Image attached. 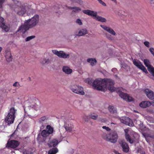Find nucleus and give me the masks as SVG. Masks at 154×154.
<instances>
[{"instance_id": "obj_1", "label": "nucleus", "mask_w": 154, "mask_h": 154, "mask_svg": "<svg viewBox=\"0 0 154 154\" xmlns=\"http://www.w3.org/2000/svg\"><path fill=\"white\" fill-rule=\"evenodd\" d=\"M87 81L88 84H92V86L97 90L104 91L106 88H107L111 92L115 91L114 87V82L112 79L100 78L97 79L93 82L92 79L89 78Z\"/></svg>"}, {"instance_id": "obj_52", "label": "nucleus", "mask_w": 154, "mask_h": 154, "mask_svg": "<svg viewBox=\"0 0 154 154\" xmlns=\"http://www.w3.org/2000/svg\"><path fill=\"white\" fill-rule=\"evenodd\" d=\"M101 121L102 122H104V120L103 119H101Z\"/></svg>"}, {"instance_id": "obj_7", "label": "nucleus", "mask_w": 154, "mask_h": 154, "mask_svg": "<svg viewBox=\"0 0 154 154\" xmlns=\"http://www.w3.org/2000/svg\"><path fill=\"white\" fill-rule=\"evenodd\" d=\"M143 63L145 66L147 67V69L149 72L154 77V67L150 64V62L148 59H145Z\"/></svg>"}, {"instance_id": "obj_44", "label": "nucleus", "mask_w": 154, "mask_h": 154, "mask_svg": "<svg viewBox=\"0 0 154 154\" xmlns=\"http://www.w3.org/2000/svg\"><path fill=\"white\" fill-rule=\"evenodd\" d=\"M106 37L110 40H112L113 39V38L112 37L111 35H106Z\"/></svg>"}, {"instance_id": "obj_21", "label": "nucleus", "mask_w": 154, "mask_h": 154, "mask_svg": "<svg viewBox=\"0 0 154 154\" xmlns=\"http://www.w3.org/2000/svg\"><path fill=\"white\" fill-rule=\"evenodd\" d=\"M64 128L66 130L69 132H71L74 128V126L72 124H66L64 125Z\"/></svg>"}, {"instance_id": "obj_6", "label": "nucleus", "mask_w": 154, "mask_h": 154, "mask_svg": "<svg viewBox=\"0 0 154 154\" xmlns=\"http://www.w3.org/2000/svg\"><path fill=\"white\" fill-rule=\"evenodd\" d=\"M17 2L18 5L16 6L14 10L15 12H17L18 15L23 16L26 11L25 6H22L21 7H20L19 5H20V3L18 2Z\"/></svg>"}, {"instance_id": "obj_8", "label": "nucleus", "mask_w": 154, "mask_h": 154, "mask_svg": "<svg viewBox=\"0 0 154 154\" xmlns=\"http://www.w3.org/2000/svg\"><path fill=\"white\" fill-rule=\"evenodd\" d=\"M133 63L134 65L141 69L146 74L148 73L146 69L144 66L142 64L141 62L140 61L134 59L133 60Z\"/></svg>"}, {"instance_id": "obj_40", "label": "nucleus", "mask_w": 154, "mask_h": 154, "mask_svg": "<svg viewBox=\"0 0 154 154\" xmlns=\"http://www.w3.org/2000/svg\"><path fill=\"white\" fill-rule=\"evenodd\" d=\"M99 3L101 4L102 5L106 6V3L103 2L102 0H99L98 1Z\"/></svg>"}, {"instance_id": "obj_28", "label": "nucleus", "mask_w": 154, "mask_h": 154, "mask_svg": "<svg viewBox=\"0 0 154 154\" xmlns=\"http://www.w3.org/2000/svg\"><path fill=\"white\" fill-rule=\"evenodd\" d=\"M5 57L6 60L8 62H10L12 60V56L10 52H8L7 53L5 56Z\"/></svg>"}, {"instance_id": "obj_33", "label": "nucleus", "mask_w": 154, "mask_h": 154, "mask_svg": "<svg viewBox=\"0 0 154 154\" xmlns=\"http://www.w3.org/2000/svg\"><path fill=\"white\" fill-rule=\"evenodd\" d=\"M48 119L47 117L45 116H43L40 118L39 120V123H41L42 122L45 121Z\"/></svg>"}, {"instance_id": "obj_2", "label": "nucleus", "mask_w": 154, "mask_h": 154, "mask_svg": "<svg viewBox=\"0 0 154 154\" xmlns=\"http://www.w3.org/2000/svg\"><path fill=\"white\" fill-rule=\"evenodd\" d=\"M39 20V16L38 15H35L30 19L25 21L23 24H22L19 28L17 32L24 33L29 28L35 26L38 23Z\"/></svg>"}, {"instance_id": "obj_29", "label": "nucleus", "mask_w": 154, "mask_h": 154, "mask_svg": "<svg viewBox=\"0 0 154 154\" xmlns=\"http://www.w3.org/2000/svg\"><path fill=\"white\" fill-rule=\"evenodd\" d=\"M58 152V149L56 148H53L48 151V154H55Z\"/></svg>"}, {"instance_id": "obj_19", "label": "nucleus", "mask_w": 154, "mask_h": 154, "mask_svg": "<svg viewBox=\"0 0 154 154\" xmlns=\"http://www.w3.org/2000/svg\"><path fill=\"white\" fill-rule=\"evenodd\" d=\"M108 109L110 113L112 114H116L117 113V109L113 106L109 105Z\"/></svg>"}, {"instance_id": "obj_49", "label": "nucleus", "mask_w": 154, "mask_h": 154, "mask_svg": "<svg viewBox=\"0 0 154 154\" xmlns=\"http://www.w3.org/2000/svg\"><path fill=\"white\" fill-rule=\"evenodd\" d=\"M40 134H38V136L37 137V139L38 140H39L40 137Z\"/></svg>"}, {"instance_id": "obj_15", "label": "nucleus", "mask_w": 154, "mask_h": 154, "mask_svg": "<svg viewBox=\"0 0 154 154\" xmlns=\"http://www.w3.org/2000/svg\"><path fill=\"white\" fill-rule=\"evenodd\" d=\"M100 26L104 29L109 32L111 34L113 35H116V33L110 27L102 25H100Z\"/></svg>"}, {"instance_id": "obj_55", "label": "nucleus", "mask_w": 154, "mask_h": 154, "mask_svg": "<svg viewBox=\"0 0 154 154\" xmlns=\"http://www.w3.org/2000/svg\"><path fill=\"white\" fill-rule=\"evenodd\" d=\"M29 79H30V77H29Z\"/></svg>"}, {"instance_id": "obj_4", "label": "nucleus", "mask_w": 154, "mask_h": 154, "mask_svg": "<svg viewBox=\"0 0 154 154\" xmlns=\"http://www.w3.org/2000/svg\"><path fill=\"white\" fill-rule=\"evenodd\" d=\"M16 111V110H15L14 107L10 108V111L5 119V121L6 123H7L8 125H9L14 122L15 117V114Z\"/></svg>"}, {"instance_id": "obj_13", "label": "nucleus", "mask_w": 154, "mask_h": 154, "mask_svg": "<svg viewBox=\"0 0 154 154\" xmlns=\"http://www.w3.org/2000/svg\"><path fill=\"white\" fill-rule=\"evenodd\" d=\"M4 21V19L2 17H0V27L5 31L7 32L9 30V28L7 26L5 25Z\"/></svg>"}, {"instance_id": "obj_20", "label": "nucleus", "mask_w": 154, "mask_h": 154, "mask_svg": "<svg viewBox=\"0 0 154 154\" xmlns=\"http://www.w3.org/2000/svg\"><path fill=\"white\" fill-rule=\"evenodd\" d=\"M126 122H124V124L130 126H132L134 125L132 120L128 117H125Z\"/></svg>"}, {"instance_id": "obj_48", "label": "nucleus", "mask_w": 154, "mask_h": 154, "mask_svg": "<svg viewBox=\"0 0 154 154\" xmlns=\"http://www.w3.org/2000/svg\"><path fill=\"white\" fill-rule=\"evenodd\" d=\"M117 69L116 68H112V71L113 72H115L117 71Z\"/></svg>"}, {"instance_id": "obj_46", "label": "nucleus", "mask_w": 154, "mask_h": 154, "mask_svg": "<svg viewBox=\"0 0 154 154\" xmlns=\"http://www.w3.org/2000/svg\"><path fill=\"white\" fill-rule=\"evenodd\" d=\"M76 2L80 4H82L83 2L81 0H78V1H76Z\"/></svg>"}, {"instance_id": "obj_42", "label": "nucleus", "mask_w": 154, "mask_h": 154, "mask_svg": "<svg viewBox=\"0 0 154 154\" xmlns=\"http://www.w3.org/2000/svg\"><path fill=\"white\" fill-rule=\"evenodd\" d=\"M102 128L104 129H105L107 131H109L111 130L110 128H109L108 127H106V126H103L102 127Z\"/></svg>"}, {"instance_id": "obj_54", "label": "nucleus", "mask_w": 154, "mask_h": 154, "mask_svg": "<svg viewBox=\"0 0 154 154\" xmlns=\"http://www.w3.org/2000/svg\"><path fill=\"white\" fill-rule=\"evenodd\" d=\"M153 0H150V1L152 2L153 1Z\"/></svg>"}, {"instance_id": "obj_58", "label": "nucleus", "mask_w": 154, "mask_h": 154, "mask_svg": "<svg viewBox=\"0 0 154 154\" xmlns=\"http://www.w3.org/2000/svg\"><path fill=\"white\" fill-rule=\"evenodd\" d=\"M98 1L99 0H97Z\"/></svg>"}, {"instance_id": "obj_10", "label": "nucleus", "mask_w": 154, "mask_h": 154, "mask_svg": "<svg viewBox=\"0 0 154 154\" xmlns=\"http://www.w3.org/2000/svg\"><path fill=\"white\" fill-rule=\"evenodd\" d=\"M119 94L121 98L128 102H131L133 100L132 97L129 96L127 94L121 91L118 90Z\"/></svg>"}, {"instance_id": "obj_17", "label": "nucleus", "mask_w": 154, "mask_h": 154, "mask_svg": "<svg viewBox=\"0 0 154 154\" xmlns=\"http://www.w3.org/2000/svg\"><path fill=\"white\" fill-rule=\"evenodd\" d=\"M82 12L85 14L94 17L96 16L97 14V13L96 12L89 10H83L82 11Z\"/></svg>"}, {"instance_id": "obj_41", "label": "nucleus", "mask_w": 154, "mask_h": 154, "mask_svg": "<svg viewBox=\"0 0 154 154\" xmlns=\"http://www.w3.org/2000/svg\"><path fill=\"white\" fill-rule=\"evenodd\" d=\"M76 22L80 25H81L82 24V23L81 22V20L79 19H77Z\"/></svg>"}, {"instance_id": "obj_24", "label": "nucleus", "mask_w": 154, "mask_h": 154, "mask_svg": "<svg viewBox=\"0 0 154 154\" xmlns=\"http://www.w3.org/2000/svg\"><path fill=\"white\" fill-rule=\"evenodd\" d=\"M88 32L87 30L86 29H81L77 35L82 36L84 35L87 34Z\"/></svg>"}, {"instance_id": "obj_30", "label": "nucleus", "mask_w": 154, "mask_h": 154, "mask_svg": "<svg viewBox=\"0 0 154 154\" xmlns=\"http://www.w3.org/2000/svg\"><path fill=\"white\" fill-rule=\"evenodd\" d=\"M41 134L42 136L45 137L48 136L49 135L46 130H43L42 131Z\"/></svg>"}, {"instance_id": "obj_5", "label": "nucleus", "mask_w": 154, "mask_h": 154, "mask_svg": "<svg viewBox=\"0 0 154 154\" xmlns=\"http://www.w3.org/2000/svg\"><path fill=\"white\" fill-rule=\"evenodd\" d=\"M70 90L73 92L80 95H84L85 92L82 86L75 84H72L70 87Z\"/></svg>"}, {"instance_id": "obj_3", "label": "nucleus", "mask_w": 154, "mask_h": 154, "mask_svg": "<svg viewBox=\"0 0 154 154\" xmlns=\"http://www.w3.org/2000/svg\"><path fill=\"white\" fill-rule=\"evenodd\" d=\"M102 137L106 141L115 143L117 141L118 136L117 132L115 131H112L109 133H103L102 135Z\"/></svg>"}, {"instance_id": "obj_39", "label": "nucleus", "mask_w": 154, "mask_h": 154, "mask_svg": "<svg viewBox=\"0 0 154 154\" xmlns=\"http://www.w3.org/2000/svg\"><path fill=\"white\" fill-rule=\"evenodd\" d=\"M149 51L154 57V49L153 48H151L149 49Z\"/></svg>"}, {"instance_id": "obj_32", "label": "nucleus", "mask_w": 154, "mask_h": 154, "mask_svg": "<svg viewBox=\"0 0 154 154\" xmlns=\"http://www.w3.org/2000/svg\"><path fill=\"white\" fill-rule=\"evenodd\" d=\"M69 8H70L71 9H74L72 11V12H76L78 11H81V8L79 7H69Z\"/></svg>"}, {"instance_id": "obj_27", "label": "nucleus", "mask_w": 154, "mask_h": 154, "mask_svg": "<svg viewBox=\"0 0 154 154\" xmlns=\"http://www.w3.org/2000/svg\"><path fill=\"white\" fill-rule=\"evenodd\" d=\"M87 62L90 63L92 66H93L96 63L97 61L95 59L88 58L87 59Z\"/></svg>"}, {"instance_id": "obj_31", "label": "nucleus", "mask_w": 154, "mask_h": 154, "mask_svg": "<svg viewBox=\"0 0 154 154\" xmlns=\"http://www.w3.org/2000/svg\"><path fill=\"white\" fill-rule=\"evenodd\" d=\"M90 115L91 118L94 120H96L98 117V115L94 113H91Z\"/></svg>"}, {"instance_id": "obj_38", "label": "nucleus", "mask_w": 154, "mask_h": 154, "mask_svg": "<svg viewBox=\"0 0 154 154\" xmlns=\"http://www.w3.org/2000/svg\"><path fill=\"white\" fill-rule=\"evenodd\" d=\"M144 45L146 46L147 48H149V42L147 41H145L143 43Z\"/></svg>"}, {"instance_id": "obj_53", "label": "nucleus", "mask_w": 154, "mask_h": 154, "mask_svg": "<svg viewBox=\"0 0 154 154\" xmlns=\"http://www.w3.org/2000/svg\"><path fill=\"white\" fill-rule=\"evenodd\" d=\"M153 104H152V105L153 106H154V102H153Z\"/></svg>"}, {"instance_id": "obj_36", "label": "nucleus", "mask_w": 154, "mask_h": 154, "mask_svg": "<svg viewBox=\"0 0 154 154\" xmlns=\"http://www.w3.org/2000/svg\"><path fill=\"white\" fill-rule=\"evenodd\" d=\"M13 86L14 87H17L19 88L20 87V85L19 84V83L18 82H15L13 85Z\"/></svg>"}, {"instance_id": "obj_18", "label": "nucleus", "mask_w": 154, "mask_h": 154, "mask_svg": "<svg viewBox=\"0 0 154 154\" xmlns=\"http://www.w3.org/2000/svg\"><path fill=\"white\" fill-rule=\"evenodd\" d=\"M151 103L149 101H144L141 102L139 104L140 106L143 108H146L149 106Z\"/></svg>"}, {"instance_id": "obj_51", "label": "nucleus", "mask_w": 154, "mask_h": 154, "mask_svg": "<svg viewBox=\"0 0 154 154\" xmlns=\"http://www.w3.org/2000/svg\"><path fill=\"white\" fill-rule=\"evenodd\" d=\"M2 49V48L1 47H0V53L1 52Z\"/></svg>"}, {"instance_id": "obj_23", "label": "nucleus", "mask_w": 154, "mask_h": 154, "mask_svg": "<svg viewBox=\"0 0 154 154\" xmlns=\"http://www.w3.org/2000/svg\"><path fill=\"white\" fill-rule=\"evenodd\" d=\"M62 70L65 73L68 74H70L72 72V70L71 69L66 66H63Z\"/></svg>"}, {"instance_id": "obj_57", "label": "nucleus", "mask_w": 154, "mask_h": 154, "mask_svg": "<svg viewBox=\"0 0 154 154\" xmlns=\"http://www.w3.org/2000/svg\"><path fill=\"white\" fill-rule=\"evenodd\" d=\"M153 100H154V99Z\"/></svg>"}, {"instance_id": "obj_25", "label": "nucleus", "mask_w": 154, "mask_h": 154, "mask_svg": "<svg viewBox=\"0 0 154 154\" xmlns=\"http://www.w3.org/2000/svg\"><path fill=\"white\" fill-rule=\"evenodd\" d=\"M46 129L47 130V132L49 134L53 133L54 131L53 128L51 127L50 125H47L46 127Z\"/></svg>"}, {"instance_id": "obj_26", "label": "nucleus", "mask_w": 154, "mask_h": 154, "mask_svg": "<svg viewBox=\"0 0 154 154\" xmlns=\"http://www.w3.org/2000/svg\"><path fill=\"white\" fill-rule=\"evenodd\" d=\"M94 17H95L94 18L95 19L99 21L102 22H105L106 21V20L105 18L100 16H97V15Z\"/></svg>"}, {"instance_id": "obj_16", "label": "nucleus", "mask_w": 154, "mask_h": 154, "mask_svg": "<svg viewBox=\"0 0 154 154\" xmlns=\"http://www.w3.org/2000/svg\"><path fill=\"white\" fill-rule=\"evenodd\" d=\"M128 130L126 129L125 130V137L127 140L128 141L131 143H133L135 141L134 139H131L130 136L128 134Z\"/></svg>"}, {"instance_id": "obj_37", "label": "nucleus", "mask_w": 154, "mask_h": 154, "mask_svg": "<svg viewBox=\"0 0 154 154\" xmlns=\"http://www.w3.org/2000/svg\"><path fill=\"white\" fill-rule=\"evenodd\" d=\"M124 119H125V117H122L120 118V121L123 124H124V122H126V120Z\"/></svg>"}, {"instance_id": "obj_35", "label": "nucleus", "mask_w": 154, "mask_h": 154, "mask_svg": "<svg viewBox=\"0 0 154 154\" xmlns=\"http://www.w3.org/2000/svg\"><path fill=\"white\" fill-rule=\"evenodd\" d=\"M83 119L85 122H88V121L89 119H91L90 115L88 116H85L83 118Z\"/></svg>"}, {"instance_id": "obj_9", "label": "nucleus", "mask_w": 154, "mask_h": 154, "mask_svg": "<svg viewBox=\"0 0 154 154\" xmlns=\"http://www.w3.org/2000/svg\"><path fill=\"white\" fill-rule=\"evenodd\" d=\"M20 144V143L18 141L15 140H12L8 141L7 145L8 147L14 149L18 146Z\"/></svg>"}, {"instance_id": "obj_11", "label": "nucleus", "mask_w": 154, "mask_h": 154, "mask_svg": "<svg viewBox=\"0 0 154 154\" xmlns=\"http://www.w3.org/2000/svg\"><path fill=\"white\" fill-rule=\"evenodd\" d=\"M52 52L57 55L59 57L63 58H66L69 57V54H65L62 51H58L55 50H52Z\"/></svg>"}, {"instance_id": "obj_22", "label": "nucleus", "mask_w": 154, "mask_h": 154, "mask_svg": "<svg viewBox=\"0 0 154 154\" xmlns=\"http://www.w3.org/2000/svg\"><path fill=\"white\" fill-rule=\"evenodd\" d=\"M59 143V142L56 139H53L49 143L48 145L49 147H55Z\"/></svg>"}, {"instance_id": "obj_50", "label": "nucleus", "mask_w": 154, "mask_h": 154, "mask_svg": "<svg viewBox=\"0 0 154 154\" xmlns=\"http://www.w3.org/2000/svg\"><path fill=\"white\" fill-rule=\"evenodd\" d=\"M114 152L116 154H121L120 153H119L117 151H115Z\"/></svg>"}, {"instance_id": "obj_43", "label": "nucleus", "mask_w": 154, "mask_h": 154, "mask_svg": "<svg viewBox=\"0 0 154 154\" xmlns=\"http://www.w3.org/2000/svg\"><path fill=\"white\" fill-rule=\"evenodd\" d=\"M5 0H0V8H1L2 7V4L4 3Z\"/></svg>"}, {"instance_id": "obj_34", "label": "nucleus", "mask_w": 154, "mask_h": 154, "mask_svg": "<svg viewBox=\"0 0 154 154\" xmlns=\"http://www.w3.org/2000/svg\"><path fill=\"white\" fill-rule=\"evenodd\" d=\"M35 36L34 35H32L28 37L26 39V42L28 41L31 39L35 38Z\"/></svg>"}, {"instance_id": "obj_47", "label": "nucleus", "mask_w": 154, "mask_h": 154, "mask_svg": "<svg viewBox=\"0 0 154 154\" xmlns=\"http://www.w3.org/2000/svg\"><path fill=\"white\" fill-rule=\"evenodd\" d=\"M46 60V59H44L42 61L41 63L43 64H45L46 63H44Z\"/></svg>"}, {"instance_id": "obj_45", "label": "nucleus", "mask_w": 154, "mask_h": 154, "mask_svg": "<svg viewBox=\"0 0 154 154\" xmlns=\"http://www.w3.org/2000/svg\"><path fill=\"white\" fill-rule=\"evenodd\" d=\"M50 63V60L49 59H46V60L45 61V62L44 63H46V64H48L49 63Z\"/></svg>"}, {"instance_id": "obj_14", "label": "nucleus", "mask_w": 154, "mask_h": 154, "mask_svg": "<svg viewBox=\"0 0 154 154\" xmlns=\"http://www.w3.org/2000/svg\"><path fill=\"white\" fill-rule=\"evenodd\" d=\"M144 91L147 97L150 100H153L154 99V92L153 91L148 89H145Z\"/></svg>"}, {"instance_id": "obj_56", "label": "nucleus", "mask_w": 154, "mask_h": 154, "mask_svg": "<svg viewBox=\"0 0 154 154\" xmlns=\"http://www.w3.org/2000/svg\"><path fill=\"white\" fill-rule=\"evenodd\" d=\"M117 92H118L119 93L118 91H117Z\"/></svg>"}, {"instance_id": "obj_12", "label": "nucleus", "mask_w": 154, "mask_h": 154, "mask_svg": "<svg viewBox=\"0 0 154 154\" xmlns=\"http://www.w3.org/2000/svg\"><path fill=\"white\" fill-rule=\"evenodd\" d=\"M119 144L122 148L123 151L125 153H127L129 151V146L128 144L123 140H121L119 142Z\"/></svg>"}]
</instances>
